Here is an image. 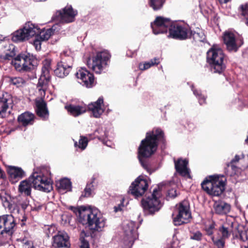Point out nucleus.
<instances>
[{
  "label": "nucleus",
  "mask_w": 248,
  "mask_h": 248,
  "mask_svg": "<svg viewBox=\"0 0 248 248\" xmlns=\"http://www.w3.org/2000/svg\"><path fill=\"white\" fill-rule=\"evenodd\" d=\"M164 140L163 130L160 128L155 127L147 132L145 139L140 142L138 148L139 160L143 168L149 174H151L152 171L148 158L156 152L159 144L163 143Z\"/></svg>",
  "instance_id": "obj_1"
},
{
  "label": "nucleus",
  "mask_w": 248,
  "mask_h": 248,
  "mask_svg": "<svg viewBox=\"0 0 248 248\" xmlns=\"http://www.w3.org/2000/svg\"><path fill=\"white\" fill-rule=\"evenodd\" d=\"M78 221L91 230L100 232L106 224V218L96 208L81 206L78 210Z\"/></svg>",
  "instance_id": "obj_2"
},
{
  "label": "nucleus",
  "mask_w": 248,
  "mask_h": 248,
  "mask_svg": "<svg viewBox=\"0 0 248 248\" xmlns=\"http://www.w3.org/2000/svg\"><path fill=\"white\" fill-rule=\"evenodd\" d=\"M226 178L223 175H211L202 183V189L207 194L219 196L225 190Z\"/></svg>",
  "instance_id": "obj_3"
},
{
  "label": "nucleus",
  "mask_w": 248,
  "mask_h": 248,
  "mask_svg": "<svg viewBox=\"0 0 248 248\" xmlns=\"http://www.w3.org/2000/svg\"><path fill=\"white\" fill-rule=\"evenodd\" d=\"M207 61L212 72L221 74L225 69L223 50L217 45H213L207 52Z\"/></svg>",
  "instance_id": "obj_4"
},
{
  "label": "nucleus",
  "mask_w": 248,
  "mask_h": 248,
  "mask_svg": "<svg viewBox=\"0 0 248 248\" xmlns=\"http://www.w3.org/2000/svg\"><path fill=\"white\" fill-rule=\"evenodd\" d=\"M110 57V55L107 50L98 52L92 59H89L87 65L96 74H101L105 72Z\"/></svg>",
  "instance_id": "obj_5"
},
{
  "label": "nucleus",
  "mask_w": 248,
  "mask_h": 248,
  "mask_svg": "<svg viewBox=\"0 0 248 248\" xmlns=\"http://www.w3.org/2000/svg\"><path fill=\"white\" fill-rule=\"evenodd\" d=\"M159 189L155 188L150 196L142 200L141 205L145 214L153 215L160 209L162 204L159 200L161 195Z\"/></svg>",
  "instance_id": "obj_6"
},
{
  "label": "nucleus",
  "mask_w": 248,
  "mask_h": 248,
  "mask_svg": "<svg viewBox=\"0 0 248 248\" xmlns=\"http://www.w3.org/2000/svg\"><path fill=\"white\" fill-rule=\"evenodd\" d=\"M29 179L36 190L47 193L53 189L51 180L43 171L33 172Z\"/></svg>",
  "instance_id": "obj_7"
},
{
  "label": "nucleus",
  "mask_w": 248,
  "mask_h": 248,
  "mask_svg": "<svg viewBox=\"0 0 248 248\" xmlns=\"http://www.w3.org/2000/svg\"><path fill=\"white\" fill-rule=\"evenodd\" d=\"M36 60L30 53H21L18 54L12 61V64L15 69L19 72L29 71L35 66Z\"/></svg>",
  "instance_id": "obj_8"
},
{
  "label": "nucleus",
  "mask_w": 248,
  "mask_h": 248,
  "mask_svg": "<svg viewBox=\"0 0 248 248\" xmlns=\"http://www.w3.org/2000/svg\"><path fill=\"white\" fill-rule=\"evenodd\" d=\"M173 216V222L175 226H179L187 223L191 217L188 202L184 200L176 205Z\"/></svg>",
  "instance_id": "obj_9"
},
{
  "label": "nucleus",
  "mask_w": 248,
  "mask_h": 248,
  "mask_svg": "<svg viewBox=\"0 0 248 248\" xmlns=\"http://www.w3.org/2000/svg\"><path fill=\"white\" fill-rule=\"evenodd\" d=\"M137 229L135 223L132 221L126 220L123 223L124 241L127 248L132 247L135 240L138 238Z\"/></svg>",
  "instance_id": "obj_10"
},
{
  "label": "nucleus",
  "mask_w": 248,
  "mask_h": 248,
  "mask_svg": "<svg viewBox=\"0 0 248 248\" xmlns=\"http://www.w3.org/2000/svg\"><path fill=\"white\" fill-rule=\"evenodd\" d=\"M50 63L46 61L44 64L42 68V74L38 80L37 85V89L38 93H40L41 96H44L46 95V92L48 89V84L50 81L49 76Z\"/></svg>",
  "instance_id": "obj_11"
},
{
  "label": "nucleus",
  "mask_w": 248,
  "mask_h": 248,
  "mask_svg": "<svg viewBox=\"0 0 248 248\" xmlns=\"http://www.w3.org/2000/svg\"><path fill=\"white\" fill-rule=\"evenodd\" d=\"M190 30L188 27L182 23L172 22L169 28V37L181 40L187 38Z\"/></svg>",
  "instance_id": "obj_12"
},
{
  "label": "nucleus",
  "mask_w": 248,
  "mask_h": 248,
  "mask_svg": "<svg viewBox=\"0 0 248 248\" xmlns=\"http://www.w3.org/2000/svg\"><path fill=\"white\" fill-rule=\"evenodd\" d=\"M223 40L227 50L229 51H237L238 48L243 44L242 39L237 38L235 33L230 31L223 33Z\"/></svg>",
  "instance_id": "obj_13"
},
{
  "label": "nucleus",
  "mask_w": 248,
  "mask_h": 248,
  "mask_svg": "<svg viewBox=\"0 0 248 248\" xmlns=\"http://www.w3.org/2000/svg\"><path fill=\"white\" fill-rule=\"evenodd\" d=\"M171 23L172 22L169 18L157 16L154 21L151 23V26L153 33L155 34H158L167 32Z\"/></svg>",
  "instance_id": "obj_14"
},
{
  "label": "nucleus",
  "mask_w": 248,
  "mask_h": 248,
  "mask_svg": "<svg viewBox=\"0 0 248 248\" xmlns=\"http://www.w3.org/2000/svg\"><path fill=\"white\" fill-rule=\"evenodd\" d=\"M76 77L78 79V82L83 86L86 88L93 87L94 82L93 76L86 68H79L76 73Z\"/></svg>",
  "instance_id": "obj_15"
},
{
  "label": "nucleus",
  "mask_w": 248,
  "mask_h": 248,
  "mask_svg": "<svg viewBox=\"0 0 248 248\" xmlns=\"http://www.w3.org/2000/svg\"><path fill=\"white\" fill-rule=\"evenodd\" d=\"M148 187L147 181L139 177L131 184L128 192L135 198H138L141 196L145 193Z\"/></svg>",
  "instance_id": "obj_16"
},
{
  "label": "nucleus",
  "mask_w": 248,
  "mask_h": 248,
  "mask_svg": "<svg viewBox=\"0 0 248 248\" xmlns=\"http://www.w3.org/2000/svg\"><path fill=\"white\" fill-rule=\"evenodd\" d=\"M76 15V11L73 10L71 6H67L62 10L58 11L55 16L57 20L61 22L70 23L74 21Z\"/></svg>",
  "instance_id": "obj_17"
},
{
  "label": "nucleus",
  "mask_w": 248,
  "mask_h": 248,
  "mask_svg": "<svg viewBox=\"0 0 248 248\" xmlns=\"http://www.w3.org/2000/svg\"><path fill=\"white\" fill-rule=\"evenodd\" d=\"M88 108L93 117L100 118L105 111L103 97H99L96 101L89 104Z\"/></svg>",
  "instance_id": "obj_18"
},
{
  "label": "nucleus",
  "mask_w": 248,
  "mask_h": 248,
  "mask_svg": "<svg viewBox=\"0 0 248 248\" xmlns=\"http://www.w3.org/2000/svg\"><path fill=\"white\" fill-rule=\"evenodd\" d=\"M52 246L55 248H68L70 246L69 237L65 232H59L53 236Z\"/></svg>",
  "instance_id": "obj_19"
},
{
  "label": "nucleus",
  "mask_w": 248,
  "mask_h": 248,
  "mask_svg": "<svg viewBox=\"0 0 248 248\" xmlns=\"http://www.w3.org/2000/svg\"><path fill=\"white\" fill-rule=\"evenodd\" d=\"M10 182L15 184L25 177V171L20 167L10 166L7 168Z\"/></svg>",
  "instance_id": "obj_20"
},
{
  "label": "nucleus",
  "mask_w": 248,
  "mask_h": 248,
  "mask_svg": "<svg viewBox=\"0 0 248 248\" xmlns=\"http://www.w3.org/2000/svg\"><path fill=\"white\" fill-rule=\"evenodd\" d=\"M233 219H227L226 222L224 223L219 228L218 232L220 233L222 238H228L233 232L234 228L236 229V224L233 222Z\"/></svg>",
  "instance_id": "obj_21"
},
{
  "label": "nucleus",
  "mask_w": 248,
  "mask_h": 248,
  "mask_svg": "<svg viewBox=\"0 0 248 248\" xmlns=\"http://www.w3.org/2000/svg\"><path fill=\"white\" fill-rule=\"evenodd\" d=\"M188 162L186 159L181 158L174 161L175 168L178 173L180 175L187 178H190V170L187 167Z\"/></svg>",
  "instance_id": "obj_22"
},
{
  "label": "nucleus",
  "mask_w": 248,
  "mask_h": 248,
  "mask_svg": "<svg viewBox=\"0 0 248 248\" xmlns=\"http://www.w3.org/2000/svg\"><path fill=\"white\" fill-rule=\"evenodd\" d=\"M39 94L40 98L35 100L36 111L38 116L46 119L48 116V111L46 108V104L43 99L45 96H41L40 94Z\"/></svg>",
  "instance_id": "obj_23"
},
{
  "label": "nucleus",
  "mask_w": 248,
  "mask_h": 248,
  "mask_svg": "<svg viewBox=\"0 0 248 248\" xmlns=\"http://www.w3.org/2000/svg\"><path fill=\"white\" fill-rule=\"evenodd\" d=\"M231 206L230 204L221 200L216 201L213 204V209L216 214L225 215L230 212Z\"/></svg>",
  "instance_id": "obj_24"
},
{
  "label": "nucleus",
  "mask_w": 248,
  "mask_h": 248,
  "mask_svg": "<svg viewBox=\"0 0 248 248\" xmlns=\"http://www.w3.org/2000/svg\"><path fill=\"white\" fill-rule=\"evenodd\" d=\"M65 108L68 113L74 117H78L86 112L87 107L85 104L66 105Z\"/></svg>",
  "instance_id": "obj_25"
},
{
  "label": "nucleus",
  "mask_w": 248,
  "mask_h": 248,
  "mask_svg": "<svg viewBox=\"0 0 248 248\" xmlns=\"http://www.w3.org/2000/svg\"><path fill=\"white\" fill-rule=\"evenodd\" d=\"M94 135L99 140L108 146L110 147V141L107 140L109 136V130L106 126H100L97 128L94 132Z\"/></svg>",
  "instance_id": "obj_26"
},
{
  "label": "nucleus",
  "mask_w": 248,
  "mask_h": 248,
  "mask_svg": "<svg viewBox=\"0 0 248 248\" xmlns=\"http://www.w3.org/2000/svg\"><path fill=\"white\" fill-rule=\"evenodd\" d=\"M4 224L2 229V234L4 232L11 234L12 233V230L16 225L15 220L12 215H4V218L1 220Z\"/></svg>",
  "instance_id": "obj_27"
},
{
  "label": "nucleus",
  "mask_w": 248,
  "mask_h": 248,
  "mask_svg": "<svg viewBox=\"0 0 248 248\" xmlns=\"http://www.w3.org/2000/svg\"><path fill=\"white\" fill-rule=\"evenodd\" d=\"M23 27L29 39L33 36L36 37L40 30V28L38 25L33 24L31 22L26 23Z\"/></svg>",
  "instance_id": "obj_28"
},
{
  "label": "nucleus",
  "mask_w": 248,
  "mask_h": 248,
  "mask_svg": "<svg viewBox=\"0 0 248 248\" xmlns=\"http://www.w3.org/2000/svg\"><path fill=\"white\" fill-rule=\"evenodd\" d=\"M59 26L58 24L53 25L52 28L45 29H41L37 35L39 38L43 41L47 40L50 36L54 33V31H58L57 27Z\"/></svg>",
  "instance_id": "obj_29"
},
{
  "label": "nucleus",
  "mask_w": 248,
  "mask_h": 248,
  "mask_svg": "<svg viewBox=\"0 0 248 248\" xmlns=\"http://www.w3.org/2000/svg\"><path fill=\"white\" fill-rule=\"evenodd\" d=\"M56 186L59 191L61 193L70 191L72 189L71 182L67 178L62 179L56 182Z\"/></svg>",
  "instance_id": "obj_30"
},
{
  "label": "nucleus",
  "mask_w": 248,
  "mask_h": 248,
  "mask_svg": "<svg viewBox=\"0 0 248 248\" xmlns=\"http://www.w3.org/2000/svg\"><path fill=\"white\" fill-rule=\"evenodd\" d=\"M29 179L21 181L18 187V191L20 194L28 196L31 194V186Z\"/></svg>",
  "instance_id": "obj_31"
},
{
  "label": "nucleus",
  "mask_w": 248,
  "mask_h": 248,
  "mask_svg": "<svg viewBox=\"0 0 248 248\" xmlns=\"http://www.w3.org/2000/svg\"><path fill=\"white\" fill-rule=\"evenodd\" d=\"M72 68L70 66H67L58 62L57 68L54 70L55 75L60 78H64L68 76Z\"/></svg>",
  "instance_id": "obj_32"
},
{
  "label": "nucleus",
  "mask_w": 248,
  "mask_h": 248,
  "mask_svg": "<svg viewBox=\"0 0 248 248\" xmlns=\"http://www.w3.org/2000/svg\"><path fill=\"white\" fill-rule=\"evenodd\" d=\"M34 115L29 112L22 113L18 117V121L23 126L31 125L34 122Z\"/></svg>",
  "instance_id": "obj_33"
},
{
  "label": "nucleus",
  "mask_w": 248,
  "mask_h": 248,
  "mask_svg": "<svg viewBox=\"0 0 248 248\" xmlns=\"http://www.w3.org/2000/svg\"><path fill=\"white\" fill-rule=\"evenodd\" d=\"M2 51L3 52V58L4 60H11L16 54L15 46L10 43L3 46Z\"/></svg>",
  "instance_id": "obj_34"
},
{
  "label": "nucleus",
  "mask_w": 248,
  "mask_h": 248,
  "mask_svg": "<svg viewBox=\"0 0 248 248\" xmlns=\"http://www.w3.org/2000/svg\"><path fill=\"white\" fill-rule=\"evenodd\" d=\"M24 27L18 30L12 34V40L15 42H23L28 40Z\"/></svg>",
  "instance_id": "obj_35"
},
{
  "label": "nucleus",
  "mask_w": 248,
  "mask_h": 248,
  "mask_svg": "<svg viewBox=\"0 0 248 248\" xmlns=\"http://www.w3.org/2000/svg\"><path fill=\"white\" fill-rule=\"evenodd\" d=\"M60 63L70 66L72 68L73 62V58L71 56V53L69 50H64L61 54Z\"/></svg>",
  "instance_id": "obj_36"
},
{
  "label": "nucleus",
  "mask_w": 248,
  "mask_h": 248,
  "mask_svg": "<svg viewBox=\"0 0 248 248\" xmlns=\"http://www.w3.org/2000/svg\"><path fill=\"white\" fill-rule=\"evenodd\" d=\"M8 93L2 94V96H0V116L1 117L6 116V112L8 108Z\"/></svg>",
  "instance_id": "obj_37"
},
{
  "label": "nucleus",
  "mask_w": 248,
  "mask_h": 248,
  "mask_svg": "<svg viewBox=\"0 0 248 248\" xmlns=\"http://www.w3.org/2000/svg\"><path fill=\"white\" fill-rule=\"evenodd\" d=\"M89 140L86 137L80 136L78 141H74V147L77 151L84 150L88 144Z\"/></svg>",
  "instance_id": "obj_38"
},
{
  "label": "nucleus",
  "mask_w": 248,
  "mask_h": 248,
  "mask_svg": "<svg viewBox=\"0 0 248 248\" xmlns=\"http://www.w3.org/2000/svg\"><path fill=\"white\" fill-rule=\"evenodd\" d=\"M9 82L16 87H24L26 85V80L21 77H10Z\"/></svg>",
  "instance_id": "obj_39"
},
{
  "label": "nucleus",
  "mask_w": 248,
  "mask_h": 248,
  "mask_svg": "<svg viewBox=\"0 0 248 248\" xmlns=\"http://www.w3.org/2000/svg\"><path fill=\"white\" fill-rule=\"evenodd\" d=\"M94 182V178H93L90 182L87 184V185L84 189V192L82 194V196L88 197L92 195L93 192L95 189Z\"/></svg>",
  "instance_id": "obj_40"
},
{
  "label": "nucleus",
  "mask_w": 248,
  "mask_h": 248,
  "mask_svg": "<svg viewBox=\"0 0 248 248\" xmlns=\"http://www.w3.org/2000/svg\"><path fill=\"white\" fill-rule=\"evenodd\" d=\"M191 89L193 94L198 99L199 104L200 105L205 104L206 102V97L202 93L201 90L195 89L193 85L191 86Z\"/></svg>",
  "instance_id": "obj_41"
},
{
  "label": "nucleus",
  "mask_w": 248,
  "mask_h": 248,
  "mask_svg": "<svg viewBox=\"0 0 248 248\" xmlns=\"http://www.w3.org/2000/svg\"><path fill=\"white\" fill-rule=\"evenodd\" d=\"M238 168L232 163H228L225 168V172L228 176H232L236 174Z\"/></svg>",
  "instance_id": "obj_42"
},
{
  "label": "nucleus",
  "mask_w": 248,
  "mask_h": 248,
  "mask_svg": "<svg viewBox=\"0 0 248 248\" xmlns=\"http://www.w3.org/2000/svg\"><path fill=\"white\" fill-rule=\"evenodd\" d=\"M149 4L154 10L156 11L160 9L165 1V0H148Z\"/></svg>",
  "instance_id": "obj_43"
},
{
  "label": "nucleus",
  "mask_w": 248,
  "mask_h": 248,
  "mask_svg": "<svg viewBox=\"0 0 248 248\" xmlns=\"http://www.w3.org/2000/svg\"><path fill=\"white\" fill-rule=\"evenodd\" d=\"M0 197L2 201L3 206L5 208H7L11 213H13L15 211L18 210L16 204L10 203L6 198L3 199L1 196Z\"/></svg>",
  "instance_id": "obj_44"
},
{
  "label": "nucleus",
  "mask_w": 248,
  "mask_h": 248,
  "mask_svg": "<svg viewBox=\"0 0 248 248\" xmlns=\"http://www.w3.org/2000/svg\"><path fill=\"white\" fill-rule=\"evenodd\" d=\"M214 244L217 247V248H223L225 245L224 238L220 237L219 238H216L214 236L211 237Z\"/></svg>",
  "instance_id": "obj_45"
},
{
  "label": "nucleus",
  "mask_w": 248,
  "mask_h": 248,
  "mask_svg": "<svg viewBox=\"0 0 248 248\" xmlns=\"http://www.w3.org/2000/svg\"><path fill=\"white\" fill-rule=\"evenodd\" d=\"M242 15L246 18V24L248 25V4L241 6Z\"/></svg>",
  "instance_id": "obj_46"
},
{
  "label": "nucleus",
  "mask_w": 248,
  "mask_h": 248,
  "mask_svg": "<svg viewBox=\"0 0 248 248\" xmlns=\"http://www.w3.org/2000/svg\"><path fill=\"white\" fill-rule=\"evenodd\" d=\"M193 35V38L197 41L203 42L205 39V35L202 31L199 32H194Z\"/></svg>",
  "instance_id": "obj_47"
},
{
  "label": "nucleus",
  "mask_w": 248,
  "mask_h": 248,
  "mask_svg": "<svg viewBox=\"0 0 248 248\" xmlns=\"http://www.w3.org/2000/svg\"><path fill=\"white\" fill-rule=\"evenodd\" d=\"M151 67L149 61L140 62L139 64V68L141 71L147 70Z\"/></svg>",
  "instance_id": "obj_48"
},
{
  "label": "nucleus",
  "mask_w": 248,
  "mask_h": 248,
  "mask_svg": "<svg viewBox=\"0 0 248 248\" xmlns=\"http://www.w3.org/2000/svg\"><path fill=\"white\" fill-rule=\"evenodd\" d=\"M202 234L200 232L197 231L191 234L190 235V238L192 240L200 241L202 239Z\"/></svg>",
  "instance_id": "obj_49"
},
{
  "label": "nucleus",
  "mask_w": 248,
  "mask_h": 248,
  "mask_svg": "<svg viewBox=\"0 0 248 248\" xmlns=\"http://www.w3.org/2000/svg\"><path fill=\"white\" fill-rule=\"evenodd\" d=\"M43 41L38 38L37 36L35 37L34 40L33 41V45L37 50H39L41 48V42Z\"/></svg>",
  "instance_id": "obj_50"
},
{
  "label": "nucleus",
  "mask_w": 248,
  "mask_h": 248,
  "mask_svg": "<svg viewBox=\"0 0 248 248\" xmlns=\"http://www.w3.org/2000/svg\"><path fill=\"white\" fill-rule=\"evenodd\" d=\"M214 227L215 225L214 224H210L206 227L205 231L208 235H212L213 234Z\"/></svg>",
  "instance_id": "obj_51"
},
{
  "label": "nucleus",
  "mask_w": 248,
  "mask_h": 248,
  "mask_svg": "<svg viewBox=\"0 0 248 248\" xmlns=\"http://www.w3.org/2000/svg\"><path fill=\"white\" fill-rule=\"evenodd\" d=\"M149 62L151 64V67L158 65L160 62L159 58L157 57H155L149 60Z\"/></svg>",
  "instance_id": "obj_52"
},
{
  "label": "nucleus",
  "mask_w": 248,
  "mask_h": 248,
  "mask_svg": "<svg viewBox=\"0 0 248 248\" xmlns=\"http://www.w3.org/2000/svg\"><path fill=\"white\" fill-rule=\"evenodd\" d=\"M81 245L80 248H90L89 242L85 240L84 238L80 239Z\"/></svg>",
  "instance_id": "obj_53"
},
{
  "label": "nucleus",
  "mask_w": 248,
  "mask_h": 248,
  "mask_svg": "<svg viewBox=\"0 0 248 248\" xmlns=\"http://www.w3.org/2000/svg\"><path fill=\"white\" fill-rule=\"evenodd\" d=\"M176 195V190L174 189H171L168 191V196L170 198H175Z\"/></svg>",
  "instance_id": "obj_54"
},
{
  "label": "nucleus",
  "mask_w": 248,
  "mask_h": 248,
  "mask_svg": "<svg viewBox=\"0 0 248 248\" xmlns=\"http://www.w3.org/2000/svg\"><path fill=\"white\" fill-rule=\"evenodd\" d=\"M4 218V215L0 216V236L2 234V229L4 224L1 221L2 218Z\"/></svg>",
  "instance_id": "obj_55"
},
{
  "label": "nucleus",
  "mask_w": 248,
  "mask_h": 248,
  "mask_svg": "<svg viewBox=\"0 0 248 248\" xmlns=\"http://www.w3.org/2000/svg\"><path fill=\"white\" fill-rule=\"evenodd\" d=\"M240 160V157L238 155H235L234 157L231 161L230 163L235 164V163L238 162Z\"/></svg>",
  "instance_id": "obj_56"
},
{
  "label": "nucleus",
  "mask_w": 248,
  "mask_h": 248,
  "mask_svg": "<svg viewBox=\"0 0 248 248\" xmlns=\"http://www.w3.org/2000/svg\"><path fill=\"white\" fill-rule=\"evenodd\" d=\"M122 206H124L123 202H121V203L119 204L117 206H115L114 207V211L115 212H118L119 211L122 210Z\"/></svg>",
  "instance_id": "obj_57"
},
{
  "label": "nucleus",
  "mask_w": 248,
  "mask_h": 248,
  "mask_svg": "<svg viewBox=\"0 0 248 248\" xmlns=\"http://www.w3.org/2000/svg\"><path fill=\"white\" fill-rule=\"evenodd\" d=\"M220 4H222L223 3L226 4L230 1L231 0H218Z\"/></svg>",
  "instance_id": "obj_58"
},
{
  "label": "nucleus",
  "mask_w": 248,
  "mask_h": 248,
  "mask_svg": "<svg viewBox=\"0 0 248 248\" xmlns=\"http://www.w3.org/2000/svg\"><path fill=\"white\" fill-rule=\"evenodd\" d=\"M42 205H39L38 206H36L35 207H34V209L33 210H40L42 208Z\"/></svg>",
  "instance_id": "obj_59"
},
{
  "label": "nucleus",
  "mask_w": 248,
  "mask_h": 248,
  "mask_svg": "<svg viewBox=\"0 0 248 248\" xmlns=\"http://www.w3.org/2000/svg\"><path fill=\"white\" fill-rule=\"evenodd\" d=\"M111 111V109L108 108L107 110V113H108L109 112H110Z\"/></svg>",
  "instance_id": "obj_60"
},
{
  "label": "nucleus",
  "mask_w": 248,
  "mask_h": 248,
  "mask_svg": "<svg viewBox=\"0 0 248 248\" xmlns=\"http://www.w3.org/2000/svg\"><path fill=\"white\" fill-rule=\"evenodd\" d=\"M244 247L245 248H248V242H247V245H245Z\"/></svg>",
  "instance_id": "obj_61"
},
{
  "label": "nucleus",
  "mask_w": 248,
  "mask_h": 248,
  "mask_svg": "<svg viewBox=\"0 0 248 248\" xmlns=\"http://www.w3.org/2000/svg\"><path fill=\"white\" fill-rule=\"evenodd\" d=\"M2 40H3V39H2V38H1L0 37V42L1 41H2Z\"/></svg>",
  "instance_id": "obj_62"
}]
</instances>
